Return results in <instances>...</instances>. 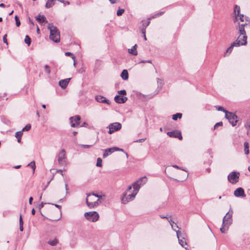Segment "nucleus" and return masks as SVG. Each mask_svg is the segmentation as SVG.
<instances>
[{"label":"nucleus","instance_id":"obj_4","mask_svg":"<svg viewBox=\"0 0 250 250\" xmlns=\"http://www.w3.org/2000/svg\"><path fill=\"white\" fill-rule=\"evenodd\" d=\"M137 183H133V192L132 193L127 195V192L124 193L122 198V202L124 204H126L130 201L134 200L136 195L139 190V187L136 185Z\"/></svg>","mask_w":250,"mask_h":250},{"label":"nucleus","instance_id":"obj_56","mask_svg":"<svg viewBox=\"0 0 250 250\" xmlns=\"http://www.w3.org/2000/svg\"><path fill=\"white\" fill-rule=\"evenodd\" d=\"M109 0L112 4L115 3L116 2V0Z\"/></svg>","mask_w":250,"mask_h":250},{"label":"nucleus","instance_id":"obj_14","mask_svg":"<svg viewBox=\"0 0 250 250\" xmlns=\"http://www.w3.org/2000/svg\"><path fill=\"white\" fill-rule=\"evenodd\" d=\"M167 135H168L170 137H174L177 138L179 140H181L182 139V134L180 131L178 130H175L173 131L168 132L167 133Z\"/></svg>","mask_w":250,"mask_h":250},{"label":"nucleus","instance_id":"obj_59","mask_svg":"<svg viewBox=\"0 0 250 250\" xmlns=\"http://www.w3.org/2000/svg\"><path fill=\"white\" fill-rule=\"evenodd\" d=\"M31 213L33 215H34L35 214V210L34 208H33L31 210Z\"/></svg>","mask_w":250,"mask_h":250},{"label":"nucleus","instance_id":"obj_20","mask_svg":"<svg viewBox=\"0 0 250 250\" xmlns=\"http://www.w3.org/2000/svg\"><path fill=\"white\" fill-rule=\"evenodd\" d=\"M70 80V78L65 79L64 80H62L59 82V85L63 89H64L68 85L69 81Z\"/></svg>","mask_w":250,"mask_h":250},{"label":"nucleus","instance_id":"obj_36","mask_svg":"<svg viewBox=\"0 0 250 250\" xmlns=\"http://www.w3.org/2000/svg\"><path fill=\"white\" fill-rule=\"evenodd\" d=\"M15 21H16V26L17 27L20 26V25H21V22H20V21L18 17L17 16H15Z\"/></svg>","mask_w":250,"mask_h":250},{"label":"nucleus","instance_id":"obj_43","mask_svg":"<svg viewBox=\"0 0 250 250\" xmlns=\"http://www.w3.org/2000/svg\"><path fill=\"white\" fill-rule=\"evenodd\" d=\"M81 147L87 148H89L92 146V145H80Z\"/></svg>","mask_w":250,"mask_h":250},{"label":"nucleus","instance_id":"obj_42","mask_svg":"<svg viewBox=\"0 0 250 250\" xmlns=\"http://www.w3.org/2000/svg\"><path fill=\"white\" fill-rule=\"evenodd\" d=\"M179 233H180V238H182L183 239H186V234L184 232H182L179 231Z\"/></svg>","mask_w":250,"mask_h":250},{"label":"nucleus","instance_id":"obj_26","mask_svg":"<svg viewBox=\"0 0 250 250\" xmlns=\"http://www.w3.org/2000/svg\"><path fill=\"white\" fill-rule=\"evenodd\" d=\"M22 134L23 133L22 131H18L16 132L15 133V137L17 138L18 142L19 143L21 142V139Z\"/></svg>","mask_w":250,"mask_h":250},{"label":"nucleus","instance_id":"obj_31","mask_svg":"<svg viewBox=\"0 0 250 250\" xmlns=\"http://www.w3.org/2000/svg\"><path fill=\"white\" fill-rule=\"evenodd\" d=\"M245 127L247 130V133H248L249 130H250V120H248L245 124Z\"/></svg>","mask_w":250,"mask_h":250},{"label":"nucleus","instance_id":"obj_61","mask_svg":"<svg viewBox=\"0 0 250 250\" xmlns=\"http://www.w3.org/2000/svg\"><path fill=\"white\" fill-rule=\"evenodd\" d=\"M29 21L30 23H31L33 25H34L33 21L30 18L29 19Z\"/></svg>","mask_w":250,"mask_h":250},{"label":"nucleus","instance_id":"obj_47","mask_svg":"<svg viewBox=\"0 0 250 250\" xmlns=\"http://www.w3.org/2000/svg\"><path fill=\"white\" fill-rule=\"evenodd\" d=\"M146 140V139L144 138V139H139V140H137L136 141H135V142H137V143H143Z\"/></svg>","mask_w":250,"mask_h":250},{"label":"nucleus","instance_id":"obj_2","mask_svg":"<svg viewBox=\"0 0 250 250\" xmlns=\"http://www.w3.org/2000/svg\"><path fill=\"white\" fill-rule=\"evenodd\" d=\"M233 211L231 208L226 213L223 219L222 227L220 231L222 233H225L228 231L229 226L232 223V215Z\"/></svg>","mask_w":250,"mask_h":250},{"label":"nucleus","instance_id":"obj_46","mask_svg":"<svg viewBox=\"0 0 250 250\" xmlns=\"http://www.w3.org/2000/svg\"><path fill=\"white\" fill-rule=\"evenodd\" d=\"M222 125H223V123L222 122H218L215 125L214 128H216L219 126H222Z\"/></svg>","mask_w":250,"mask_h":250},{"label":"nucleus","instance_id":"obj_23","mask_svg":"<svg viewBox=\"0 0 250 250\" xmlns=\"http://www.w3.org/2000/svg\"><path fill=\"white\" fill-rule=\"evenodd\" d=\"M128 52L133 55H137V44H135L131 49H128Z\"/></svg>","mask_w":250,"mask_h":250},{"label":"nucleus","instance_id":"obj_17","mask_svg":"<svg viewBox=\"0 0 250 250\" xmlns=\"http://www.w3.org/2000/svg\"><path fill=\"white\" fill-rule=\"evenodd\" d=\"M147 182V178L145 176L143 177L140 178L139 180L136 181L134 183H137L136 185L139 187V189L140 187L143 186L144 184L146 183Z\"/></svg>","mask_w":250,"mask_h":250},{"label":"nucleus","instance_id":"obj_18","mask_svg":"<svg viewBox=\"0 0 250 250\" xmlns=\"http://www.w3.org/2000/svg\"><path fill=\"white\" fill-rule=\"evenodd\" d=\"M142 22L143 26L141 28V32L142 34H145L146 28L150 23V19H148L146 21H142Z\"/></svg>","mask_w":250,"mask_h":250},{"label":"nucleus","instance_id":"obj_37","mask_svg":"<svg viewBox=\"0 0 250 250\" xmlns=\"http://www.w3.org/2000/svg\"><path fill=\"white\" fill-rule=\"evenodd\" d=\"M216 109L218 110V111H223L225 113V114H226V112H228V111H227L226 110H225L223 107L222 106H216Z\"/></svg>","mask_w":250,"mask_h":250},{"label":"nucleus","instance_id":"obj_25","mask_svg":"<svg viewBox=\"0 0 250 250\" xmlns=\"http://www.w3.org/2000/svg\"><path fill=\"white\" fill-rule=\"evenodd\" d=\"M56 0H47L46 4L45 7L46 8H50L52 7L54 4Z\"/></svg>","mask_w":250,"mask_h":250},{"label":"nucleus","instance_id":"obj_8","mask_svg":"<svg viewBox=\"0 0 250 250\" xmlns=\"http://www.w3.org/2000/svg\"><path fill=\"white\" fill-rule=\"evenodd\" d=\"M225 117L229 120L230 124L234 126L236 125L237 120V116L233 113L230 112H226Z\"/></svg>","mask_w":250,"mask_h":250},{"label":"nucleus","instance_id":"obj_60","mask_svg":"<svg viewBox=\"0 0 250 250\" xmlns=\"http://www.w3.org/2000/svg\"><path fill=\"white\" fill-rule=\"evenodd\" d=\"M163 14V12H160V13H159L155 15V16H156V17H157V16H160V15H162V14Z\"/></svg>","mask_w":250,"mask_h":250},{"label":"nucleus","instance_id":"obj_53","mask_svg":"<svg viewBox=\"0 0 250 250\" xmlns=\"http://www.w3.org/2000/svg\"><path fill=\"white\" fill-rule=\"evenodd\" d=\"M160 217L162 218V219H164V218H166V219H167L168 220V218L167 217V216H164V215H160Z\"/></svg>","mask_w":250,"mask_h":250},{"label":"nucleus","instance_id":"obj_39","mask_svg":"<svg viewBox=\"0 0 250 250\" xmlns=\"http://www.w3.org/2000/svg\"><path fill=\"white\" fill-rule=\"evenodd\" d=\"M65 55L66 56H70V57L72 58V59L73 60H75V56H74V55H73L72 53H71V52H65Z\"/></svg>","mask_w":250,"mask_h":250},{"label":"nucleus","instance_id":"obj_19","mask_svg":"<svg viewBox=\"0 0 250 250\" xmlns=\"http://www.w3.org/2000/svg\"><path fill=\"white\" fill-rule=\"evenodd\" d=\"M176 232V234L177 238L178 239L179 243L180 245L183 247H184L185 246L187 245V242L186 241V239H183L182 238H180V233H179V230H175Z\"/></svg>","mask_w":250,"mask_h":250},{"label":"nucleus","instance_id":"obj_29","mask_svg":"<svg viewBox=\"0 0 250 250\" xmlns=\"http://www.w3.org/2000/svg\"><path fill=\"white\" fill-rule=\"evenodd\" d=\"M19 223H20V230L21 231H22L23 230V222L22 221L21 215H20L19 218Z\"/></svg>","mask_w":250,"mask_h":250},{"label":"nucleus","instance_id":"obj_57","mask_svg":"<svg viewBox=\"0 0 250 250\" xmlns=\"http://www.w3.org/2000/svg\"><path fill=\"white\" fill-rule=\"evenodd\" d=\"M87 124L85 122H84L82 125H81V126H86L87 125Z\"/></svg>","mask_w":250,"mask_h":250},{"label":"nucleus","instance_id":"obj_27","mask_svg":"<svg viewBox=\"0 0 250 250\" xmlns=\"http://www.w3.org/2000/svg\"><path fill=\"white\" fill-rule=\"evenodd\" d=\"M244 151L246 155L249 154V144L248 142H246L244 143Z\"/></svg>","mask_w":250,"mask_h":250},{"label":"nucleus","instance_id":"obj_28","mask_svg":"<svg viewBox=\"0 0 250 250\" xmlns=\"http://www.w3.org/2000/svg\"><path fill=\"white\" fill-rule=\"evenodd\" d=\"M48 243L52 246H56L58 243V240L55 238L52 240L48 241Z\"/></svg>","mask_w":250,"mask_h":250},{"label":"nucleus","instance_id":"obj_24","mask_svg":"<svg viewBox=\"0 0 250 250\" xmlns=\"http://www.w3.org/2000/svg\"><path fill=\"white\" fill-rule=\"evenodd\" d=\"M121 77L124 80H126L128 78V73L126 70L124 69L121 73Z\"/></svg>","mask_w":250,"mask_h":250},{"label":"nucleus","instance_id":"obj_11","mask_svg":"<svg viewBox=\"0 0 250 250\" xmlns=\"http://www.w3.org/2000/svg\"><path fill=\"white\" fill-rule=\"evenodd\" d=\"M117 151H123V149L122 148H120L117 147H113L111 148H108L104 150V153L103 154V158H105L107 157L109 155H111L112 153Z\"/></svg>","mask_w":250,"mask_h":250},{"label":"nucleus","instance_id":"obj_35","mask_svg":"<svg viewBox=\"0 0 250 250\" xmlns=\"http://www.w3.org/2000/svg\"><path fill=\"white\" fill-rule=\"evenodd\" d=\"M28 166L31 167L32 168V169L33 170V171H35V168H36V165H35V162H34V161L31 162L30 163H29L28 165Z\"/></svg>","mask_w":250,"mask_h":250},{"label":"nucleus","instance_id":"obj_6","mask_svg":"<svg viewBox=\"0 0 250 250\" xmlns=\"http://www.w3.org/2000/svg\"><path fill=\"white\" fill-rule=\"evenodd\" d=\"M240 8L239 6L235 5L234 7V13L235 14V21H237L238 20H240L241 21H246V22L244 24L247 23L245 25L244 27L246 25H247L249 23H250V19L248 17H245L242 14H240ZM242 23L241 24H242ZM241 24L239 23V25ZM239 26L238 27V28Z\"/></svg>","mask_w":250,"mask_h":250},{"label":"nucleus","instance_id":"obj_55","mask_svg":"<svg viewBox=\"0 0 250 250\" xmlns=\"http://www.w3.org/2000/svg\"><path fill=\"white\" fill-rule=\"evenodd\" d=\"M65 190L66 191V193H67L68 190V185H67V184H65Z\"/></svg>","mask_w":250,"mask_h":250},{"label":"nucleus","instance_id":"obj_41","mask_svg":"<svg viewBox=\"0 0 250 250\" xmlns=\"http://www.w3.org/2000/svg\"><path fill=\"white\" fill-rule=\"evenodd\" d=\"M44 69H45V70L47 74H50V67L48 65H45L44 66Z\"/></svg>","mask_w":250,"mask_h":250},{"label":"nucleus","instance_id":"obj_34","mask_svg":"<svg viewBox=\"0 0 250 250\" xmlns=\"http://www.w3.org/2000/svg\"><path fill=\"white\" fill-rule=\"evenodd\" d=\"M31 127L30 124H27L22 128L21 131H28L31 129Z\"/></svg>","mask_w":250,"mask_h":250},{"label":"nucleus","instance_id":"obj_5","mask_svg":"<svg viewBox=\"0 0 250 250\" xmlns=\"http://www.w3.org/2000/svg\"><path fill=\"white\" fill-rule=\"evenodd\" d=\"M47 28L50 31V39L55 42H59L60 41V34L57 27L52 23H49Z\"/></svg>","mask_w":250,"mask_h":250},{"label":"nucleus","instance_id":"obj_15","mask_svg":"<svg viewBox=\"0 0 250 250\" xmlns=\"http://www.w3.org/2000/svg\"><path fill=\"white\" fill-rule=\"evenodd\" d=\"M114 100L117 103L123 104L126 102L127 100V98L126 97L118 95L115 97Z\"/></svg>","mask_w":250,"mask_h":250},{"label":"nucleus","instance_id":"obj_32","mask_svg":"<svg viewBox=\"0 0 250 250\" xmlns=\"http://www.w3.org/2000/svg\"><path fill=\"white\" fill-rule=\"evenodd\" d=\"M24 42L25 43L27 44V45L29 46L31 43V39L30 37L26 35L24 39Z\"/></svg>","mask_w":250,"mask_h":250},{"label":"nucleus","instance_id":"obj_40","mask_svg":"<svg viewBox=\"0 0 250 250\" xmlns=\"http://www.w3.org/2000/svg\"><path fill=\"white\" fill-rule=\"evenodd\" d=\"M118 93L119 95H125L126 94V92L125 90H122L118 91Z\"/></svg>","mask_w":250,"mask_h":250},{"label":"nucleus","instance_id":"obj_48","mask_svg":"<svg viewBox=\"0 0 250 250\" xmlns=\"http://www.w3.org/2000/svg\"><path fill=\"white\" fill-rule=\"evenodd\" d=\"M61 2L65 4L69 5L70 4V2L68 1H64L63 0H58Z\"/></svg>","mask_w":250,"mask_h":250},{"label":"nucleus","instance_id":"obj_51","mask_svg":"<svg viewBox=\"0 0 250 250\" xmlns=\"http://www.w3.org/2000/svg\"><path fill=\"white\" fill-rule=\"evenodd\" d=\"M172 167H175V168H177V169H182L183 170H185L184 169H182V168H180L179 166H178L177 165H173Z\"/></svg>","mask_w":250,"mask_h":250},{"label":"nucleus","instance_id":"obj_16","mask_svg":"<svg viewBox=\"0 0 250 250\" xmlns=\"http://www.w3.org/2000/svg\"><path fill=\"white\" fill-rule=\"evenodd\" d=\"M234 195L236 197H245L244 190L242 188H237L234 191Z\"/></svg>","mask_w":250,"mask_h":250},{"label":"nucleus","instance_id":"obj_10","mask_svg":"<svg viewBox=\"0 0 250 250\" xmlns=\"http://www.w3.org/2000/svg\"><path fill=\"white\" fill-rule=\"evenodd\" d=\"M239 178V173L235 171L231 172L228 176L229 181L232 184H235L238 182Z\"/></svg>","mask_w":250,"mask_h":250},{"label":"nucleus","instance_id":"obj_1","mask_svg":"<svg viewBox=\"0 0 250 250\" xmlns=\"http://www.w3.org/2000/svg\"><path fill=\"white\" fill-rule=\"evenodd\" d=\"M247 23L239 25V36L238 37L237 39L231 43V45L227 49L226 52L225 54V56H227L228 53L229 54L231 52L234 46L237 47L240 46V45H245L247 44V36L244 28V26Z\"/></svg>","mask_w":250,"mask_h":250},{"label":"nucleus","instance_id":"obj_52","mask_svg":"<svg viewBox=\"0 0 250 250\" xmlns=\"http://www.w3.org/2000/svg\"><path fill=\"white\" fill-rule=\"evenodd\" d=\"M33 197H31L29 198V203L31 205L32 204V201H33Z\"/></svg>","mask_w":250,"mask_h":250},{"label":"nucleus","instance_id":"obj_50","mask_svg":"<svg viewBox=\"0 0 250 250\" xmlns=\"http://www.w3.org/2000/svg\"><path fill=\"white\" fill-rule=\"evenodd\" d=\"M141 62H142V63H146V62L151 63V60H147V61L143 60V61H142Z\"/></svg>","mask_w":250,"mask_h":250},{"label":"nucleus","instance_id":"obj_33","mask_svg":"<svg viewBox=\"0 0 250 250\" xmlns=\"http://www.w3.org/2000/svg\"><path fill=\"white\" fill-rule=\"evenodd\" d=\"M96 166L98 167H102V160L101 158H98L97 159Z\"/></svg>","mask_w":250,"mask_h":250},{"label":"nucleus","instance_id":"obj_13","mask_svg":"<svg viewBox=\"0 0 250 250\" xmlns=\"http://www.w3.org/2000/svg\"><path fill=\"white\" fill-rule=\"evenodd\" d=\"M80 120L81 117L79 115L70 117V121L71 122V126L73 127L78 126L80 124Z\"/></svg>","mask_w":250,"mask_h":250},{"label":"nucleus","instance_id":"obj_62","mask_svg":"<svg viewBox=\"0 0 250 250\" xmlns=\"http://www.w3.org/2000/svg\"><path fill=\"white\" fill-rule=\"evenodd\" d=\"M0 7H5V5L3 3H1L0 4Z\"/></svg>","mask_w":250,"mask_h":250},{"label":"nucleus","instance_id":"obj_64","mask_svg":"<svg viewBox=\"0 0 250 250\" xmlns=\"http://www.w3.org/2000/svg\"><path fill=\"white\" fill-rule=\"evenodd\" d=\"M77 132H76V131H73L72 132V134H73V135H76L77 134Z\"/></svg>","mask_w":250,"mask_h":250},{"label":"nucleus","instance_id":"obj_21","mask_svg":"<svg viewBox=\"0 0 250 250\" xmlns=\"http://www.w3.org/2000/svg\"><path fill=\"white\" fill-rule=\"evenodd\" d=\"M95 99L98 102L101 103H107V104H110V102L108 100H106L105 97L101 95H98L96 96Z\"/></svg>","mask_w":250,"mask_h":250},{"label":"nucleus","instance_id":"obj_58","mask_svg":"<svg viewBox=\"0 0 250 250\" xmlns=\"http://www.w3.org/2000/svg\"><path fill=\"white\" fill-rule=\"evenodd\" d=\"M132 187H133V186H132ZM131 188H132V186H129V187H128L127 189V190H126V192H127V191H129V190H130Z\"/></svg>","mask_w":250,"mask_h":250},{"label":"nucleus","instance_id":"obj_44","mask_svg":"<svg viewBox=\"0 0 250 250\" xmlns=\"http://www.w3.org/2000/svg\"><path fill=\"white\" fill-rule=\"evenodd\" d=\"M168 221L169 222V223H170L172 228L173 229H173V224H174V222L171 219H168Z\"/></svg>","mask_w":250,"mask_h":250},{"label":"nucleus","instance_id":"obj_45","mask_svg":"<svg viewBox=\"0 0 250 250\" xmlns=\"http://www.w3.org/2000/svg\"><path fill=\"white\" fill-rule=\"evenodd\" d=\"M7 35L5 34L3 37V41L4 43H5L7 45L8 44V42H7Z\"/></svg>","mask_w":250,"mask_h":250},{"label":"nucleus","instance_id":"obj_38","mask_svg":"<svg viewBox=\"0 0 250 250\" xmlns=\"http://www.w3.org/2000/svg\"><path fill=\"white\" fill-rule=\"evenodd\" d=\"M124 12L125 10L124 9H119L117 12V15L118 16H121Z\"/></svg>","mask_w":250,"mask_h":250},{"label":"nucleus","instance_id":"obj_9","mask_svg":"<svg viewBox=\"0 0 250 250\" xmlns=\"http://www.w3.org/2000/svg\"><path fill=\"white\" fill-rule=\"evenodd\" d=\"M108 127L109 128L108 133L111 134L114 132L120 130L122 128V125L120 123L115 122L110 124Z\"/></svg>","mask_w":250,"mask_h":250},{"label":"nucleus","instance_id":"obj_63","mask_svg":"<svg viewBox=\"0 0 250 250\" xmlns=\"http://www.w3.org/2000/svg\"><path fill=\"white\" fill-rule=\"evenodd\" d=\"M21 167V166H20V165H18V166H15V167H14V168H16V169H18V168H20V167Z\"/></svg>","mask_w":250,"mask_h":250},{"label":"nucleus","instance_id":"obj_54","mask_svg":"<svg viewBox=\"0 0 250 250\" xmlns=\"http://www.w3.org/2000/svg\"><path fill=\"white\" fill-rule=\"evenodd\" d=\"M53 205H54L56 207L59 208V209L61 208V206L59 205H57V204H53Z\"/></svg>","mask_w":250,"mask_h":250},{"label":"nucleus","instance_id":"obj_3","mask_svg":"<svg viewBox=\"0 0 250 250\" xmlns=\"http://www.w3.org/2000/svg\"><path fill=\"white\" fill-rule=\"evenodd\" d=\"M87 197L90 196V195H93L97 198H98V200L93 202H89L88 201L87 198H86L85 203L87 206L90 208H94L97 206H98L100 204L103 202L105 199V195L104 194H98L94 193H87L86 194Z\"/></svg>","mask_w":250,"mask_h":250},{"label":"nucleus","instance_id":"obj_12","mask_svg":"<svg viewBox=\"0 0 250 250\" xmlns=\"http://www.w3.org/2000/svg\"><path fill=\"white\" fill-rule=\"evenodd\" d=\"M66 159L65 151L64 149H62L58 155V161L61 165H64L65 163V159Z\"/></svg>","mask_w":250,"mask_h":250},{"label":"nucleus","instance_id":"obj_7","mask_svg":"<svg viewBox=\"0 0 250 250\" xmlns=\"http://www.w3.org/2000/svg\"><path fill=\"white\" fill-rule=\"evenodd\" d=\"M84 217L89 221L95 222L99 220V215L96 211H89L84 213Z\"/></svg>","mask_w":250,"mask_h":250},{"label":"nucleus","instance_id":"obj_30","mask_svg":"<svg viewBox=\"0 0 250 250\" xmlns=\"http://www.w3.org/2000/svg\"><path fill=\"white\" fill-rule=\"evenodd\" d=\"M182 116V113H177L173 115L172 118L173 120H177L178 118H179V119L181 118Z\"/></svg>","mask_w":250,"mask_h":250},{"label":"nucleus","instance_id":"obj_22","mask_svg":"<svg viewBox=\"0 0 250 250\" xmlns=\"http://www.w3.org/2000/svg\"><path fill=\"white\" fill-rule=\"evenodd\" d=\"M36 20L40 23H42V22H47V21L46 20L45 17L44 16L39 15L36 17Z\"/></svg>","mask_w":250,"mask_h":250},{"label":"nucleus","instance_id":"obj_49","mask_svg":"<svg viewBox=\"0 0 250 250\" xmlns=\"http://www.w3.org/2000/svg\"><path fill=\"white\" fill-rule=\"evenodd\" d=\"M44 203L43 202H42L39 205V209L40 210L43 207Z\"/></svg>","mask_w":250,"mask_h":250}]
</instances>
